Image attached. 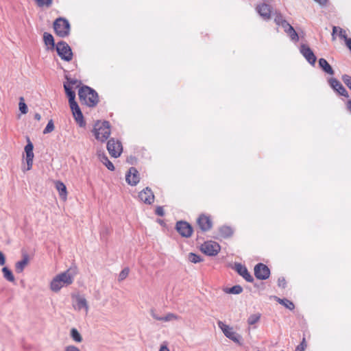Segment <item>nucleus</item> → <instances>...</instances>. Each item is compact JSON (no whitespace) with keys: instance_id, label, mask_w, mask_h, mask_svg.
<instances>
[{"instance_id":"obj_1","label":"nucleus","mask_w":351,"mask_h":351,"mask_svg":"<svg viewBox=\"0 0 351 351\" xmlns=\"http://www.w3.org/2000/svg\"><path fill=\"white\" fill-rule=\"evenodd\" d=\"M74 280V275L70 269L56 275L51 281L50 289L54 292L59 291L62 287L71 285Z\"/></svg>"},{"instance_id":"obj_2","label":"nucleus","mask_w":351,"mask_h":351,"mask_svg":"<svg viewBox=\"0 0 351 351\" xmlns=\"http://www.w3.org/2000/svg\"><path fill=\"white\" fill-rule=\"evenodd\" d=\"M78 95L81 102L89 107L95 106L99 101L97 93L93 89L86 86L80 88Z\"/></svg>"},{"instance_id":"obj_3","label":"nucleus","mask_w":351,"mask_h":351,"mask_svg":"<svg viewBox=\"0 0 351 351\" xmlns=\"http://www.w3.org/2000/svg\"><path fill=\"white\" fill-rule=\"evenodd\" d=\"M94 135L97 140L104 142L110 134V125L108 121H98L95 123L94 130Z\"/></svg>"},{"instance_id":"obj_4","label":"nucleus","mask_w":351,"mask_h":351,"mask_svg":"<svg viewBox=\"0 0 351 351\" xmlns=\"http://www.w3.org/2000/svg\"><path fill=\"white\" fill-rule=\"evenodd\" d=\"M217 325L219 328L222 330L224 335L239 345H241V336L237 333L232 327L229 325L226 324L221 321H219L217 322Z\"/></svg>"},{"instance_id":"obj_5","label":"nucleus","mask_w":351,"mask_h":351,"mask_svg":"<svg viewBox=\"0 0 351 351\" xmlns=\"http://www.w3.org/2000/svg\"><path fill=\"white\" fill-rule=\"evenodd\" d=\"M54 30L60 37H66L69 34L70 25L67 20L59 18L53 23Z\"/></svg>"},{"instance_id":"obj_6","label":"nucleus","mask_w":351,"mask_h":351,"mask_svg":"<svg viewBox=\"0 0 351 351\" xmlns=\"http://www.w3.org/2000/svg\"><path fill=\"white\" fill-rule=\"evenodd\" d=\"M56 51L58 56L64 60L69 62L72 60L73 53L69 45L64 42H58L56 45Z\"/></svg>"},{"instance_id":"obj_7","label":"nucleus","mask_w":351,"mask_h":351,"mask_svg":"<svg viewBox=\"0 0 351 351\" xmlns=\"http://www.w3.org/2000/svg\"><path fill=\"white\" fill-rule=\"evenodd\" d=\"M107 149L112 157L118 158L123 151L121 143L113 138H110L107 143Z\"/></svg>"},{"instance_id":"obj_8","label":"nucleus","mask_w":351,"mask_h":351,"mask_svg":"<svg viewBox=\"0 0 351 351\" xmlns=\"http://www.w3.org/2000/svg\"><path fill=\"white\" fill-rule=\"evenodd\" d=\"M220 245L215 241H208L201 245V250L208 256H215L220 251Z\"/></svg>"},{"instance_id":"obj_9","label":"nucleus","mask_w":351,"mask_h":351,"mask_svg":"<svg viewBox=\"0 0 351 351\" xmlns=\"http://www.w3.org/2000/svg\"><path fill=\"white\" fill-rule=\"evenodd\" d=\"M176 228L178 232L183 237L189 238L193 233V228L186 221H178L176 223Z\"/></svg>"},{"instance_id":"obj_10","label":"nucleus","mask_w":351,"mask_h":351,"mask_svg":"<svg viewBox=\"0 0 351 351\" xmlns=\"http://www.w3.org/2000/svg\"><path fill=\"white\" fill-rule=\"evenodd\" d=\"M73 306L75 311H80L84 310L86 314H88L89 307L86 299L80 295L74 297Z\"/></svg>"},{"instance_id":"obj_11","label":"nucleus","mask_w":351,"mask_h":351,"mask_svg":"<svg viewBox=\"0 0 351 351\" xmlns=\"http://www.w3.org/2000/svg\"><path fill=\"white\" fill-rule=\"evenodd\" d=\"M254 275L258 279L266 280L269 277L270 270L267 265L258 263L254 267Z\"/></svg>"},{"instance_id":"obj_12","label":"nucleus","mask_w":351,"mask_h":351,"mask_svg":"<svg viewBox=\"0 0 351 351\" xmlns=\"http://www.w3.org/2000/svg\"><path fill=\"white\" fill-rule=\"evenodd\" d=\"M300 52L311 65L315 64L316 56L308 45L302 44L300 47Z\"/></svg>"},{"instance_id":"obj_13","label":"nucleus","mask_w":351,"mask_h":351,"mask_svg":"<svg viewBox=\"0 0 351 351\" xmlns=\"http://www.w3.org/2000/svg\"><path fill=\"white\" fill-rule=\"evenodd\" d=\"M256 10L258 14L265 21H269L271 19V8L266 3H261L257 5Z\"/></svg>"},{"instance_id":"obj_14","label":"nucleus","mask_w":351,"mask_h":351,"mask_svg":"<svg viewBox=\"0 0 351 351\" xmlns=\"http://www.w3.org/2000/svg\"><path fill=\"white\" fill-rule=\"evenodd\" d=\"M70 108L72 110L73 115L80 127L85 125V121L82 112L77 102L70 104Z\"/></svg>"},{"instance_id":"obj_15","label":"nucleus","mask_w":351,"mask_h":351,"mask_svg":"<svg viewBox=\"0 0 351 351\" xmlns=\"http://www.w3.org/2000/svg\"><path fill=\"white\" fill-rule=\"evenodd\" d=\"M126 182L132 185H136L140 180L138 171L134 167H131L125 175Z\"/></svg>"},{"instance_id":"obj_16","label":"nucleus","mask_w":351,"mask_h":351,"mask_svg":"<svg viewBox=\"0 0 351 351\" xmlns=\"http://www.w3.org/2000/svg\"><path fill=\"white\" fill-rule=\"evenodd\" d=\"M328 83L330 86L337 91L340 95L344 96L346 97H349V94L344 86L335 78H330L328 80Z\"/></svg>"},{"instance_id":"obj_17","label":"nucleus","mask_w":351,"mask_h":351,"mask_svg":"<svg viewBox=\"0 0 351 351\" xmlns=\"http://www.w3.org/2000/svg\"><path fill=\"white\" fill-rule=\"evenodd\" d=\"M138 197L145 204H151L154 202V195L149 187H146L139 193Z\"/></svg>"},{"instance_id":"obj_18","label":"nucleus","mask_w":351,"mask_h":351,"mask_svg":"<svg viewBox=\"0 0 351 351\" xmlns=\"http://www.w3.org/2000/svg\"><path fill=\"white\" fill-rule=\"evenodd\" d=\"M197 224L202 231H208L212 227V221L209 217L202 215L197 219Z\"/></svg>"},{"instance_id":"obj_19","label":"nucleus","mask_w":351,"mask_h":351,"mask_svg":"<svg viewBox=\"0 0 351 351\" xmlns=\"http://www.w3.org/2000/svg\"><path fill=\"white\" fill-rule=\"evenodd\" d=\"M235 269L239 275H241L246 281L252 282L254 280L253 277L247 271L246 267L241 263L235 264Z\"/></svg>"},{"instance_id":"obj_20","label":"nucleus","mask_w":351,"mask_h":351,"mask_svg":"<svg viewBox=\"0 0 351 351\" xmlns=\"http://www.w3.org/2000/svg\"><path fill=\"white\" fill-rule=\"evenodd\" d=\"M29 263V256L27 254H23V259L20 261H18L15 265V271L16 273L20 274L23 272L25 267Z\"/></svg>"},{"instance_id":"obj_21","label":"nucleus","mask_w":351,"mask_h":351,"mask_svg":"<svg viewBox=\"0 0 351 351\" xmlns=\"http://www.w3.org/2000/svg\"><path fill=\"white\" fill-rule=\"evenodd\" d=\"M56 188L59 193L60 198L66 201L67 197V191L65 184L61 181L56 182Z\"/></svg>"},{"instance_id":"obj_22","label":"nucleus","mask_w":351,"mask_h":351,"mask_svg":"<svg viewBox=\"0 0 351 351\" xmlns=\"http://www.w3.org/2000/svg\"><path fill=\"white\" fill-rule=\"evenodd\" d=\"M319 65L322 69V70L329 74V75H333L334 74V70L331 67V66L328 64L327 60L324 58H320L319 60Z\"/></svg>"},{"instance_id":"obj_23","label":"nucleus","mask_w":351,"mask_h":351,"mask_svg":"<svg viewBox=\"0 0 351 351\" xmlns=\"http://www.w3.org/2000/svg\"><path fill=\"white\" fill-rule=\"evenodd\" d=\"M261 317V314L260 313H256L250 315L247 319V322L249 326H254V328H256L255 326L258 322H259Z\"/></svg>"},{"instance_id":"obj_24","label":"nucleus","mask_w":351,"mask_h":351,"mask_svg":"<svg viewBox=\"0 0 351 351\" xmlns=\"http://www.w3.org/2000/svg\"><path fill=\"white\" fill-rule=\"evenodd\" d=\"M64 88L65 90V93L69 97V105L75 103V93L72 90L71 87L69 86V85L67 84H64Z\"/></svg>"},{"instance_id":"obj_25","label":"nucleus","mask_w":351,"mask_h":351,"mask_svg":"<svg viewBox=\"0 0 351 351\" xmlns=\"http://www.w3.org/2000/svg\"><path fill=\"white\" fill-rule=\"evenodd\" d=\"M219 234L222 238H228L232 235L233 230L230 226H223L219 228Z\"/></svg>"},{"instance_id":"obj_26","label":"nucleus","mask_w":351,"mask_h":351,"mask_svg":"<svg viewBox=\"0 0 351 351\" xmlns=\"http://www.w3.org/2000/svg\"><path fill=\"white\" fill-rule=\"evenodd\" d=\"M34 146L29 138H27V143L25 147V152L26 154V159H34V154L33 152Z\"/></svg>"},{"instance_id":"obj_27","label":"nucleus","mask_w":351,"mask_h":351,"mask_svg":"<svg viewBox=\"0 0 351 351\" xmlns=\"http://www.w3.org/2000/svg\"><path fill=\"white\" fill-rule=\"evenodd\" d=\"M44 43L47 46H51L52 48L54 47V39L53 36L47 32H45L43 34Z\"/></svg>"},{"instance_id":"obj_28","label":"nucleus","mask_w":351,"mask_h":351,"mask_svg":"<svg viewBox=\"0 0 351 351\" xmlns=\"http://www.w3.org/2000/svg\"><path fill=\"white\" fill-rule=\"evenodd\" d=\"M223 291L229 294H239L243 291V288L240 285H234L230 288H226Z\"/></svg>"},{"instance_id":"obj_29","label":"nucleus","mask_w":351,"mask_h":351,"mask_svg":"<svg viewBox=\"0 0 351 351\" xmlns=\"http://www.w3.org/2000/svg\"><path fill=\"white\" fill-rule=\"evenodd\" d=\"M276 299L278 303L284 305L286 308H289V310H293L295 308L294 304L287 299H280L277 297H276Z\"/></svg>"},{"instance_id":"obj_30","label":"nucleus","mask_w":351,"mask_h":351,"mask_svg":"<svg viewBox=\"0 0 351 351\" xmlns=\"http://www.w3.org/2000/svg\"><path fill=\"white\" fill-rule=\"evenodd\" d=\"M339 36L341 38L344 39L346 46L351 51V38H349L347 37L346 32L343 29L339 27Z\"/></svg>"},{"instance_id":"obj_31","label":"nucleus","mask_w":351,"mask_h":351,"mask_svg":"<svg viewBox=\"0 0 351 351\" xmlns=\"http://www.w3.org/2000/svg\"><path fill=\"white\" fill-rule=\"evenodd\" d=\"M101 161L104 165L110 171L114 169L113 164L108 160V157L105 154L99 155Z\"/></svg>"},{"instance_id":"obj_32","label":"nucleus","mask_w":351,"mask_h":351,"mask_svg":"<svg viewBox=\"0 0 351 351\" xmlns=\"http://www.w3.org/2000/svg\"><path fill=\"white\" fill-rule=\"evenodd\" d=\"M71 337L75 342L80 343L82 341V337L76 328H73L71 330Z\"/></svg>"},{"instance_id":"obj_33","label":"nucleus","mask_w":351,"mask_h":351,"mask_svg":"<svg viewBox=\"0 0 351 351\" xmlns=\"http://www.w3.org/2000/svg\"><path fill=\"white\" fill-rule=\"evenodd\" d=\"M2 272L3 274V277L10 282H13L14 280V277L12 273V271L6 267L2 269Z\"/></svg>"},{"instance_id":"obj_34","label":"nucleus","mask_w":351,"mask_h":351,"mask_svg":"<svg viewBox=\"0 0 351 351\" xmlns=\"http://www.w3.org/2000/svg\"><path fill=\"white\" fill-rule=\"evenodd\" d=\"M188 260L193 263H197L202 261V258L200 256L192 252L189 254Z\"/></svg>"},{"instance_id":"obj_35","label":"nucleus","mask_w":351,"mask_h":351,"mask_svg":"<svg viewBox=\"0 0 351 351\" xmlns=\"http://www.w3.org/2000/svg\"><path fill=\"white\" fill-rule=\"evenodd\" d=\"M288 36L290 37L291 40L293 42H298L299 40V36L298 33L295 32L294 28L293 27V29L289 30L286 32Z\"/></svg>"},{"instance_id":"obj_36","label":"nucleus","mask_w":351,"mask_h":351,"mask_svg":"<svg viewBox=\"0 0 351 351\" xmlns=\"http://www.w3.org/2000/svg\"><path fill=\"white\" fill-rule=\"evenodd\" d=\"M179 317L173 313H168L167 315L162 317L160 319V321L163 322H170L172 320H176L178 319Z\"/></svg>"},{"instance_id":"obj_37","label":"nucleus","mask_w":351,"mask_h":351,"mask_svg":"<svg viewBox=\"0 0 351 351\" xmlns=\"http://www.w3.org/2000/svg\"><path fill=\"white\" fill-rule=\"evenodd\" d=\"M19 110L21 112L22 114H26L27 112V106L24 102L23 97L20 98L19 104Z\"/></svg>"},{"instance_id":"obj_38","label":"nucleus","mask_w":351,"mask_h":351,"mask_svg":"<svg viewBox=\"0 0 351 351\" xmlns=\"http://www.w3.org/2000/svg\"><path fill=\"white\" fill-rule=\"evenodd\" d=\"M286 20L284 19L281 14H276L274 18V22L277 25H282L283 23L285 22Z\"/></svg>"},{"instance_id":"obj_39","label":"nucleus","mask_w":351,"mask_h":351,"mask_svg":"<svg viewBox=\"0 0 351 351\" xmlns=\"http://www.w3.org/2000/svg\"><path fill=\"white\" fill-rule=\"evenodd\" d=\"M341 79L343 83L351 90V76L347 74H344L342 75Z\"/></svg>"},{"instance_id":"obj_40","label":"nucleus","mask_w":351,"mask_h":351,"mask_svg":"<svg viewBox=\"0 0 351 351\" xmlns=\"http://www.w3.org/2000/svg\"><path fill=\"white\" fill-rule=\"evenodd\" d=\"M54 130V124L52 120L49 121L47 126L43 130V134H48Z\"/></svg>"},{"instance_id":"obj_41","label":"nucleus","mask_w":351,"mask_h":351,"mask_svg":"<svg viewBox=\"0 0 351 351\" xmlns=\"http://www.w3.org/2000/svg\"><path fill=\"white\" fill-rule=\"evenodd\" d=\"M129 269L128 268H125L123 269L119 274V278H118V280L119 281H122L123 280H125L127 276H128L129 274Z\"/></svg>"},{"instance_id":"obj_42","label":"nucleus","mask_w":351,"mask_h":351,"mask_svg":"<svg viewBox=\"0 0 351 351\" xmlns=\"http://www.w3.org/2000/svg\"><path fill=\"white\" fill-rule=\"evenodd\" d=\"M36 3L38 6H47L49 7L52 3V0H36Z\"/></svg>"},{"instance_id":"obj_43","label":"nucleus","mask_w":351,"mask_h":351,"mask_svg":"<svg viewBox=\"0 0 351 351\" xmlns=\"http://www.w3.org/2000/svg\"><path fill=\"white\" fill-rule=\"evenodd\" d=\"M306 348L304 339L303 341L295 348V351H304Z\"/></svg>"},{"instance_id":"obj_44","label":"nucleus","mask_w":351,"mask_h":351,"mask_svg":"<svg viewBox=\"0 0 351 351\" xmlns=\"http://www.w3.org/2000/svg\"><path fill=\"white\" fill-rule=\"evenodd\" d=\"M281 27L284 29L285 32L293 29V27L287 21L283 23V25H281Z\"/></svg>"},{"instance_id":"obj_45","label":"nucleus","mask_w":351,"mask_h":351,"mask_svg":"<svg viewBox=\"0 0 351 351\" xmlns=\"http://www.w3.org/2000/svg\"><path fill=\"white\" fill-rule=\"evenodd\" d=\"M278 285L280 287H282V288L285 287V286H286V280H285V278L282 277V278H278Z\"/></svg>"},{"instance_id":"obj_46","label":"nucleus","mask_w":351,"mask_h":351,"mask_svg":"<svg viewBox=\"0 0 351 351\" xmlns=\"http://www.w3.org/2000/svg\"><path fill=\"white\" fill-rule=\"evenodd\" d=\"M64 351H80V350L75 346H68L64 348Z\"/></svg>"},{"instance_id":"obj_47","label":"nucleus","mask_w":351,"mask_h":351,"mask_svg":"<svg viewBox=\"0 0 351 351\" xmlns=\"http://www.w3.org/2000/svg\"><path fill=\"white\" fill-rule=\"evenodd\" d=\"M66 80H67V82L66 84H69V86H73V85H77V83H78V81L77 80H75V79H71V78H69L68 77H66Z\"/></svg>"},{"instance_id":"obj_48","label":"nucleus","mask_w":351,"mask_h":351,"mask_svg":"<svg viewBox=\"0 0 351 351\" xmlns=\"http://www.w3.org/2000/svg\"><path fill=\"white\" fill-rule=\"evenodd\" d=\"M156 214L160 217L163 216L165 214L163 208L162 206H158L156 208Z\"/></svg>"},{"instance_id":"obj_49","label":"nucleus","mask_w":351,"mask_h":351,"mask_svg":"<svg viewBox=\"0 0 351 351\" xmlns=\"http://www.w3.org/2000/svg\"><path fill=\"white\" fill-rule=\"evenodd\" d=\"M27 162V169H24V171H29L32 168L33 165V159H26Z\"/></svg>"},{"instance_id":"obj_50","label":"nucleus","mask_w":351,"mask_h":351,"mask_svg":"<svg viewBox=\"0 0 351 351\" xmlns=\"http://www.w3.org/2000/svg\"><path fill=\"white\" fill-rule=\"evenodd\" d=\"M5 263V258L4 254L0 251V265H4Z\"/></svg>"},{"instance_id":"obj_51","label":"nucleus","mask_w":351,"mask_h":351,"mask_svg":"<svg viewBox=\"0 0 351 351\" xmlns=\"http://www.w3.org/2000/svg\"><path fill=\"white\" fill-rule=\"evenodd\" d=\"M317 2L321 5H325L326 4L327 0H314Z\"/></svg>"},{"instance_id":"obj_52","label":"nucleus","mask_w":351,"mask_h":351,"mask_svg":"<svg viewBox=\"0 0 351 351\" xmlns=\"http://www.w3.org/2000/svg\"><path fill=\"white\" fill-rule=\"evenodd\" d=\"M159 351H169V349L166 346H162L159 350Z\"/></svg>"},{"instance_id":"obj_53","label":"nucleus","mask_w":351,"mask_h":351,"mask_svg":"<svg viewBox=\"0 0 351 351\" xmlns=\"http://www.w3.org/2000/svg\"><path fill=\"white\" fill-rule=\"evenodd\" d=\"M34 119L37 121H40L41 119V115L38 113H36L34 114Z\"/></svg>"},{"instance_id":"obj_54","label":"nucleus","mask_w":351,"mask_h":351,"mask_svg":"<svg viewBox=\"0 0 351 351\" xmlns=\"http://www.w3.org/2000/svg\"><path fill=\"white\" fill-rule=\"evenodd\" d=\"M347 108L349 110V111L351 112V100H349L347 102Z\"/></svg>"},{"instance_id":"obj_55","label":"nucleus","mask_w":351,"mask_h":351,"mask_svg":"<svg viewBox=\"0 0 351 351\" xmlns=\"http://www.w3.org/2000/svg\"><path fill=\"white\" fill-rule=\"evenodd\" d=\"M152 316H153V317H154L155 319H156V320H159V321H160V318H162V317H159V316H158V315H155L154 313H152Z\"/></svg>"},{"instance_id":"obj_56","label":"nucleus","mask_w":351,"mask_h":351,"mask_svg":"<svg viewBox=\"0 0 351 351\" xmlns=\"http://www.w3.org/2000/svg\"><path fill=\"white\" fill-rule=\"evenodd\" d=\"M339 27H333V29H332V36H334V34L337 32V31L339 29Z\"/></svg>"},{"instance_id":"obj_57","label":"nucleus","mask_w":351,"mask_h":351,"mask_svg":"<svg viewBox=\"0 0 351 351\" xmlns=\"http://www.w3.org/2000/svg\"><path fill=\"white\" fill-rule=\"evenodd\" d=\"M257 351H260V350H257Z\"/></svg>"}]
</instances>
